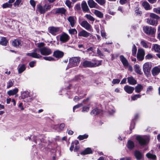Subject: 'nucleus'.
Instances as JSON below:
<instances>
[{"label": "nucleus", "instance_id": "57", "mask_svg": "<svg viewBox=\"0 0 160 160\" xmlns=\"http://www.w3.org/2000/svg\"><path fill=\"white\" fill-rule=\"evenodd\" d=\"M35 64L36 62L35 61H32L29 62V65L30 67L32 68L34 67Z\"/></svg>", "mask_w": 160, "mask_h": 160}, {"label": "nucleus", "instance_id": "21", "mask_svg": "<svg viewBox=\"0 0 160 160\" xmlns=\"http://www.w3.org/2000/svg\"><path fill=\"white\" fill-rule=\"evenodd\" d=\"M66 10L63 8H58L55 9V14H65Z\"/></svg>", "mask_w": 160, "mask_h": 160}, {"label": "nucleus", "instance_id": "13", "mask_svg": "<svg viewBox=\"0 0 160 160\" xmlns=\"http://www.w3.org/2000/svg\"><path fill=\"white\" fill-rule=\"evenodd\" d=\"M49 32L53 35H55L59 31V28L54 27H49L48 28Z\"/></svg>", "mask_w": 160, "mask_h": 160}, {"label": "nucleus", "instance_id": "30", "mask_svg": "<svg viewBox=\"0 0 160 160\" xmlns=\"http://www.w3.org/2000/svg\"><path fill=\"white\" fill-rule=\"evenodd\" d=\"M134 69L135 71L137 73L142 75V72H141V69L139 67V65L137 64L135 65L134 66Z\"/></svg>", "mask_w": 160, "mask_h": 160}, {"label": "nucleus", "instance_id": "52", "mask_svg": "<svg viewBox=\"0 0 160 160\" xmlns=\"http://www.w3.org/2000/svg\"><path fill=\"white\" fill-rule=\"evenodd\" d=\"M83 79V76H77L75 77V80L79 82L80 80H81Z\"/></svg>", "mask_w": 160, "mask_h": 160}, {"label": "nucleus", "instance_id": "32", "mask_svg": "<svg viewBox=\"0 0 160 160\" xmlns=\"http://www.w3.org/2000/svg\"><path fill=\"white\" fill-rule=\"evenodd\" d=\"M92 151L90 148H86L84 151L81 152V154L86 155L92 153Z\"/></svg>", "mask_w": 160, "mask_h": 160}, {"label": "nucleus", "instance_id": "26", "mask_svg": "<svg viewBox=\"0 0 160 160\" xmlns=\"http://www.w3.org/2000/svg\"><path fill=\"white\" fill-rule=\"evenodd\" d=\"M88 4L90 8H95L97 5V4L93 0H89L88 1Z\"/></svg>", "mask_w": 160, "mask_h": 160}, {"label": "nucleus", "instance_id": "29", "mask_svg": "<svg viewBox=\"0 0 160 160\" xmlns=\"http://www.w3.org/2000/svg\"><path fill=\"white\" fill-rule=\"evenodd\" d=\"M81 7L83 11H88V8L86 2L83 1L81 4Z\"/></svg>", "mask_w": 160, "mask_h": 160}, {"label": "nucleus", "instance_id": "47", "mask_svg": "<svg viewBox=\"0 0 160 160\" xmlns=\"http://www.w3.org/2000/svg\"><path fill=\"white\" fill-rule=\"evenodd\" d=\"M69 33L71 34H77V31L75 29H70L68 30Z\"/></svg>", "mask_w": 160, "mask_h": 160}, {"label": "nucleus", "instance_id": "17", "mask_svg": "<svg viewBox=\"0 0 160 160\" xmlns=\"http://www.w3.org/2000/svg\"><path fill=\"white\" fill-rule=\"evenodd\" d=\"M90 33L86 31L83 30L79 32L78 36L80 37H83L87 38L90 36Z\"/></svg>", "mask_w": 160, "mask_h": 160}, {"label": "nucleus", "instance_id": "3", "mask_svg": "<svg viewBox=\"0 0 160 160\" xmlns=\"http://www.w3.org/2000/svg\"><path fill=\"white\" fill-rule=\"evenodd\" d=\"M51 8V5L46 4L44 6L38 4L37 5L36 12L37 14H44Z\"/></svg>", "mask_w": 160, "mask_h": 160}, {"label": "nucleus", "instance_id": "8", "mask_svg": "<svg viewBox=\"0 0 160 160\" xmlns=\"http://www.w3.org/2000/svg\"><path fill=\"white\" fill-rule=\"evenodd\" d=\"M21 97V98L22 99H24L28 97H30V98L28 101V102H31L34 99L33 97H31L30 93L28 91H24L22 92Z\"/></svg>", "mask_w": 160, "mask_h": 160}, {"label": "nucleus", "instance_id": "51", "mask_svg": "<svg viewBox=\"0 0 160 160\" xmlns=\"http://www.w3.org/2000/svg\"><path fill=\"white\" fill-rule=\"evenodd\" d=\"M90 107L87 106H84L82 108V112H88L89 111Z\"/></svg>", "mask_w": 160, "mask_h": 160}, {"label": "nucleus", "instance_id": "2", "mask_svg": "<svg viewBox=\"0 0 160 160\" xmlns=\"http://www.w3.org/2000/svg\"><path fill=\"white\" fill-rule=\"evenodd\" d=\"M102 60H98L96 59H93L92 62L85 61L82 63V66L84 68L95 67L101 65L102 64Z\"/></svg>", "mask_w": 160, "mask_h": 160}, {"label": "nucleus", "instance_id": "58", "mask_svg": "<svg viewBox=\"0 0 160 160\" xmlns=\"http://www.w3.org/2000/svg\"><path fill=\"white\" fill-rule=\"evenodd\" d=\"M65 4L69 8H70L71 7V2L70 1L68 0H66L65 2Z\"/></svg>", "mask_w": 160, "mask_h": 160}, {"label": "nucleus", "instance_id": "55", "mask_svg": "<svg viewBox=\"0 0 160 160\" xmlns=\"http://www.w3.org/2000/svg\"><path fill=\"white\" fill-rule=\"evenodd\" d=\"M135 12L137 15H141V12L139 11V8L138 7L136 8Z\"/></svg>", "mask_w": 160, "mask_h": 160}, {"label": "nucleus", "instance_id": "14", "mask_svg": "<svg viewBox=\"0 0 160 160\" xmlns=\"http://www.w3.org/2000/svg\"><path fill=\"white\" fill-rule=\"evenodd\" d=\"M63 52L59 50H57L53 52V56L58 58H62L63 56Z\"/></svg>", "mask_w": 160, "mask_h": 160}, {"label": "nucleus", "instance_id": "16", "mask_svg": "<svg viewBox=\"0 0 160 160\" xmlns=\"http://www.w3.org/2000/svg\"><path fill=\"white\" fill-rule=\"evenodd\" d=\"M120 59L122 62L123 65L124 67H128L129 63L126 58L122 55H121L119 57Z\"/></svg>", "mask_w": 160, "mask_h": 160}, {"label": "nucleus", "instance_id": "41", "mask_svg": "<svg viewBox=\"0 0 160 160\" xmlns=\"http://www.w3.org/2000/svg\"><path fill=\"white\" fill-rule=\"evenodd\" d=\"M147 157L149 158L152 159H155L156 157L155 155L151 154L150 153H148L146 154Z\"/></svg>", "mask_w": 160, "mask_h": 160}, {"label": "nucleus", "instance_id": "5", "mask_svg": "<svg viewBox=\"0 0 160 160\" xmlns=\"http://www.w3.org/2000/svg\"><path fill=\"white\" fill-rule=\"evenodd\" d=\"M81 58L79 57H73L69 59V63L68 65V68L78 66L80 62Z\"/></svg>", "mask_w": 160, "mask_h": 160}, {"label": "nucleus", "instance_id": "56", "mask_svg": "<svg viewBox=\"0 0 160 160\" xmlns=\"http://www.w3.org/2000/svg\"><path fill=\"white\" fill-rule=\"evenodd\" d=\"M30 3L32 7L34 8L36 6L35 2L34 0H30Z\"/></svg>", "mask_w": 160, "mask_h": 160}, {"label": "nucleus", "instance_id": "22", "mask_svg": "<svg viewBox=\"0 0 160 160\" xmlns=\"http://www.w3.org/2000/svg\"><path fill=\"white\" fill-rule=\"evenodd\" d=\"M26 69L25 65L24 64L19 65L18 67V73L19 74L22 73L26 70Z\"/></svg>", "mask_w": 160, "mask_h": 160}, {"label": "nucleus", "instance_id": "64", "mask_svg": "<svg viewBox=\"0 0 160 160\" xmlns=\"http://www.w3.org/2000/svg\"><path fill=\"white\" fill-rule=\"evenodd\" d=\"M44 44L43 42H41V43H38L37 44L38 47V48H41V47H43L44 46Z\"/></svg>", "mask_w": 160, "mask_h": 160}, {"label": "nucleus", "instance_id": "46", "mask_svg": "<svg viewBox=\"0 0 160 160\" xmlns=\"http://www.w3.org/2000/svg\"><path fill=\"white\" fill-rule=\"evenodd\" d=\"M141 96V95L139 94H136L131 97V99L133 101L137 100L138 98H140Z\"/></svg>", "mask_w": 160, "mask_h": 160}, {"label": "nucleus", "instance_id": "34", "mask_svg": "<svg viewBox=\"0 0 160 160\" xmlns=\"http://www.w3.org/2000/svg\"><path fill=\"white\" fill-rule=\"evenodd\" d=\"M134 147V144L133 142L129 140L128 142L127 147L129 149H132Z\"/></svg>", "mask_w": 160, "mask_h": 160}, {"label": "nucleus", "instance_id": "53", "mask_svg": "<svg viewBox=\"0 0 160 160\" xmlns=\"http://www.w3.org/2000/svg\"><path fill=\"white\" fill-rule=\"evenodd\" d=\"M153 11L157 13L160 14V8H154L153 9Z\"/></svg>", "mask_w": 160, "mask_h": 160}, {"label": "nucleus", "instance_id": "63", "mask_svg": "<svg viewBox=\"0 0 160 160\" xmlns=\"http://www.w3.org/2000/svg\"><path fill=\"white\" fill-rule=\"evenodd\" d=\"M64 124L63 123H61L59 126V128L60 130H62L64 128Z\"/></svg>", "mask_w": 160, "mask_h": 160}, {"label": "nucleus", "instance_id": "35", "mask_svg": "<svg viewBox=\"0 0 160 160\" xmlns=\"http://www.w3.org/2000/svg\"><path fill=\"white\" fill-rule=\"evenodd\" d=\"M108 112L110 115H113L116 112L114 108L112 106H110L108 109Z\"/></svg>", "mask_w": 160, "mask_h": 160}, {"label": "nucleus", "instance_id": "62", "mask_svg": "<svg viewBox=\"0 0 160 160\" xmlns=\"http://www.w3.org/2000/svg\"><path fill=\"white\" fill-rule=\"evenodd\" d=\"M135 125V122L133 121V120L131 122V123L130 125V129H132L134 128Z\"/></svg>", "mask_w": 160, "mask_h": 160}, {"label": "nucleus", "instance_id": "25", "mask_svg": "<svg viewBox=\"0 0 160 160\" xmlns=\"http://www.w3.org/2000/svg\"><path fill=\"white\" fill-rule=\"evenodd\" d=\"M142 5L144 8L146 10H149L151 9V7L149 3L147 2H143L142 3Z\"/></svg>", "mask_w": 160, "mask_h": 160}, {"label": "nucleus", "instance_id": "49", "mask_svg": "<svg viewBox=\"0 0 160 160\" xmlns=\"http://www.w3.org/2000/svg\"><path fill=\"white\" fill-rule=\"evenodd\" d=\"M83 105V104L82 103H80L79 104H77L76 105L74 106L73 108V112H75V110L76 109L80 107H82Z\"/></svg>", "mask_w": 160, "mask_h": 160}, {"label": "nucleus", "instance_id": "43", "mask_svg": "<svg viewBox=\"0 0 160 160\" xmlns=\"http://www.w3.org/2000/svg\"><path fill=\"white\" fill-rule=\"evenodd\" d=\"M88 137V135L87 134H84L83 135H79L78 138L80 140H82L84 139L87 138Z\"/></svg>", "mask_w": 160, "mask_h": 160}, {"label": "nucleus", "instance_id": "6", "mask_svg": "<svg viewBox=\"0 0 160 160\" xmlns=\"http://www.w3.org/2000/svg\"><path fill=\"white\" fill-rule=\"evenodd\" d=\"M136 139L141 145L147 144L149 141V138L147 136L138 135L137 136Z\"/></svg>", "mask_w": 160, "mask_h": 160}, {"label": "nucleus", "instance_id": "28", "mask_svg": "<svg viewBox=\"0 0 160 160\" xmlns=\"http://www.w3.org/2000/svg\"><path fill=\"white\" fill-rule=\"evenodd\" d=\"M102 112V110L96 108L93 110L91 112V114L92 115H97Z\"/></svg>", "mask_w": 160, "mask_h": 160}, {"label": "nucleus", "instance_id": "19", "mask_svg": "<svg viewBox=\"0 0 160 160\" xmlns=\"http://www.w3.org/2000/svg\"><path fill=\"white\" fill-rule=\"evenodd\" d=\"M92 12L98 17L102 18L103 17V13L97 10L93 9Z\"/></svg>", "mask_w": 160, "mask_h": 160}, {"label": "nucleus", "instance_id": "27", "mask_svg": "<svg viewBox=\"0 0 160 160\" xmlns=\"http://www.w3.org/2000/svg\"><path fill=\"white\" fill-rule=\"evenodd\" d=\"M141 44L142 47L145 48H149V46L150 45L149 43L144 40H142L140 42Z\"/></svg>", "mask_w": 160, "mask_h": 160}, {"label": "nucleus", "instance_id": "20", "mask_svg": "<svg viewBox=\"0 0 160 160\" xmlns=\"http://www.w3.org/2000/svg\"><path fill=\"white\" fill-rule=\"evenodd\" d=\"M67 20L69 22L70 25L72 27H74L76 22L73 16H69L67 18Z\"/></svg>", "mask_w": 160, "mask_h": 160}, {"label": "nucleus", "instance_id": "33", "mask_svg": "<svg viewBox=\"0 0 160 160\" xmlns=\"http://www.w3.org/2000/svg\"><path fill=\"white\" fill-rule=\"evenodd\" d=\"M143 88V87L142 85L140 84H138L135 88V92L139 93L142 90Z\"/></svg>", "mask_w": 160, "mask_h": 160}, {"label": "nucleus", "instance_id": "61", "mask_svg": "<svg viewBox=\"0 0 160 160\" xmlns=\"http://www.w3.org/2000/svg\"><path fill=\"white\" fill-rule=\"evenodd\" d=\"M97 54L99 56H103V54L102 53L101 51L98 48L97 50Z\"/></svg>", "mask_w": 160, "mask_h": 160}, {"label": "nucleus", "instance_id": "60", "mask_svg": "<svg viewBox=\"0 0 160 160\" xmlns=\"http://www.w3.org/2000/svg\"><path fill=\"white\" fill-rule=\"evenodd\" d=\"M82 97L81 96H80L79 97L78 96H76L74 98L73 100L75 102H77L79 101L80 99H82Z\"/></svg>", "mask_w": 160, "mask_h": 160}, {"label": "nucleus", "instance_id": "42", "mask_svg": "<svg viewBox=\"0 0 160 160\" xmlns=\"http://www.w3.org/2000/svg\"><path fill=\"white\" fill-rule=\"evenodd\" d=\"M85 17L88 20L91 21H94L95 20V18L90 14H86Z\"/></svg>", "mask_w": 160, "mask_h": 160}, {"label": "nucleus", "instance_id": "44", "mask_svg": "<svg viewBox=\"0 0 160 160\" xmlns=\"http://www.w3.org/2000/svg\"><path fill=\"white\" fill-rule=\"evenodd\" d=\"M137 51V47L135 44H133L132 49V55L133 56H135Z\"/></svg>", "mask_w": 160, "mask_h": 160}, {"label": "nucleus", "instance_id": "24", "mask_svg": "<svg viewBox=\"0 0 160 160\" xmlns=\"http://www.w3.org/2000/svg\"><path fill=\"white\" fill-rule=\"evenodd\" d=\"M128 81V83L131 85H135L137 83V81L132 77H130L127 78Z\"/></svg>", "mask_w": 160, "mask_h": 160}, {"label": "nucleus", "instance_id": "59", "mask_svg": "<svg viewBox=\"0 0 160 160\" xmlns=\"http://www.w3.org/2000/svg\"><path fill=\"white\" fill-rule=\"evenodd\" d=\"M153 57L150 54H148L145 56V59H150Z\"/></svg>", "mask_w": 160, "mask_h": 160}, {"label": "nucleus", "instance_id": "37", "mask_svg": "<svg viewBox=\"0 0 160 160\" xmlns=\"http://www.w3.org/2000/svg\"><path fill=\"white\" fill-rule=\"evenodd\" d=\"M152 48L155 52H160V45L157 44H153Z\"/></svg>", "mask_w": 160, "mask_h": 160}, {"label": "nucleus", "instance_id": "39", "mask_svg": "<svg viewBox=\"0 0 160 160\" xmlns=\"http://www.w3.org/2000/svg\"><path fill=\"white\" fill-rule=\"evenodd\" d=\"M8 42L6 38L4 37H2L0 41V44L2 45L6 46Z\"/></svg>", "mask_w": 160, "mask_h": 160}, {"label": "nucleus", "instance_id": "45", "mask_svg": "<svg viewBox=\"0 0 160 160\" xmlns=\"http://www.w3.org/2000/svg\"><path fill=\"white\" fill-rule=\"evenodd\" d=\"M12 6V4H10L8 2H6L3 4L2 5L3 8H11Z\"/></svg>", "mask_w": 160, "mask_h": 160}, {"label": "nucleus", "instance_id": "54", "mask_svg": "<svg viewBox=\"0 0 160 160\" xmlns=\"http://www.w3.org/2000/svg\"><path fill=\"white\" fill-rule=\"evenodd\" d=\"M120 82V80L118 79H114L112 80V83L113 84H118Z\"/></svg>", "mask_w": 160, "mask_h": 160}, {"label": "nucleus", "instance_id": "12", "mask_svg": "<svg viewBox=\"0 0 160 160\" xmlns=\"http://www.w3.org/2000/svg\"><path fill=\"white\" fill-rule=\"evenodd\" d=\"M60 41L62 43H65L67 42L69 39V35L65 33H63L59 35Z\"/></svg>", "mask_w": 160, "mask_h": 160}, {"label": "nucleus", "instance_id": "38", "mask_svg": "<svg viewBox=\"0 0 160 160\" xmlns=\"http://www.w3.org/2000/svg\"><path fill=\"white\" fill-rule=\"evenodd\" d=\"M22 4L21 0H16L13 4V6L15 7H18Z\"/></svg>", "mask_w": 160, "mask_h": 160}, {"label": "nucleus", "instance_id": "7", "mask_svg": "<svg viewBox=\"0 0 160 160\" xmlns=\"http://www.w3.org/2000/svg\"><path fill=\"white\" fill-rule=\"evenodd\" d=\"M152 67L151 64L150 62H147L143 65V70L145 75L148 77L150 76V71Z\"/></svg>", "mask_w": 160, "mask_h": 160}, {"label": "nucleus", "instance_id": "1", "mask_svg": "<svg viewBox=\"0 0 160 160\" xmlns=\"http://www.w3.org/2000/svg\"><path fill=\"white\" fill-rule=\"evenodd\" d=\"M39 52L42 55H48L52 52L50 49L46 47H43L39 48H35L32 52L27 53L26 55L33 58H39L42 57V56L38 53Z\"/></svg>", "mask_w": 160, "mask_h": 160}, {"label": "nucleus", "instance_id": "36", "mask_svg": "<svg viewBox=\"0 0 160 160\" xmlns=\"http://www.w3.org/2000/svg\"><path fill=\"white\" fill-rule=\"evenodd\" d=\"M21 42L18 40H14L12 42V45L15 47L21 46Z\"/></svg>", "mask_w": 160, "mask_h": 160}, {"label": "nucleus", "instance_id": "9", "mask_svg": "<svg viewBox=\"0 0 160 160\" xmlns=\"http://www.w3.org/2000/svg\"><path fill=\"white\" fill-rule=\"evenodd\" d=\"M144 32L148 35L153 34L156 31V29L151 27L145 26L143 27Z\"/></svg>", "mask_w": 160, "mask_h": 160}, {"label": "nucleus", "instance_id": "15", "mask_svg": "<svg viewBox=\"0 0 160 160\" xmlns=\"http://www.w3.org/2000/svg\"><path fill=\"white\" fill-rule=\"evenodd\" d=\"M160 72V67L157 66L153 68L152 70V74L153 76H157Z\"/></svg>", "mask_w": 160, "mask_h": 160}, {"label": "nucleus", "instance_id": "48", "mask_svg": "<svg viewBox=\"0 0 160 160\" xmlns=\"http://www.w3.org/2000/svg\"><path fill=\"white\" fill-rule=\"evenodd\" d=\"M43 58L46 60L49 61L55 60L54 58L51 57H43Z\"/></svg>", "mask_w": 160, "mask_h": 160}, {"label": "nucleus", "instance_id": "23", "mask_svg": "<svg viewBox=\"0 0 160 160\" xmlns=\"http://www.w3.org/2000/svg\"><path fill=\"white\" fill-rule=\"evenodd\" d=\"M134 156L137 159L139 160L142 158V155L140 152L136 150L134 152Z\"/></svg>", "mask_w": 160, "mask_h": 160}, {"label": "nucleus", "instance_id": "4", "mask_svg": "<svg viewBox=\"0 0 160 160\" xmlns=\"http://www.w3.org/2000/svg\"><path fill=\"white\" fill-rule=\"evenodd\" d=\"M150 17L151 18L147 19V22L149 24L156 26L158 24V20L160 17L154 13H151Z\"/></svg>", "mask_w": 160, "mask_h": 160}, {"label": "nucleus", "instance_id": "11", "mask_svg": "<svg viewBox=\"0 0 160 160\" xmlns=\"http://www.w3.org/2000/svg\"><path fill=\"white\" fill-rule=\"evenodd\" d=\"M145 51L142 49H139L137 54V58L138 60L142 61L144 58Z\"/></svg>", "mask_w": 160, "mask_h": 160}, {"label": "nucleus", "instance_id": "40", "mask_svg": "<svg viewBox=\"0 0 160 160\" xmlns=\"http://www.w3.org/2000/svg\"><path fill=\"white\" fill-rule=\"evenodd\" d=\"M14 81L13 80L10 79L7 83V88H9L13 86Z\"/></svg>", "mask_w": 160, "mask_h": 160}, {"label": "nucleus", "instance_id": "50", "mask_svg": "<svg viewBox=\"0 0 160 160\" xmlns=\"http://www.w3.org/2000/svg\"><path fill=\"white\" fill-rule=\"evenodd\" d=\"M99 4L101 5H104L106 3L105 0H95Z\"/></svg>", "mask_w": 160, "mask_h": 160}, {"label": "nucleus", "instance_id": "10", "mask_svg": "<svg viewBox=\"0 0 160 160\" xmlns=\"http://www.w3.org/2000/svg\"><path fill=\"white\" fill-rule=\"evenodd\" d=\"M80 25L83 28L87 30L91 31L92 29V27L88 22L85 20L83 21L80 23Z\"/></svg>", "mask_w": 160, "mask_h": 160}, {"label": "nucleus", "instance_id": "18", "mask_svg": "<svg viewBox=\"0 0 160 160\" xmlns=\"http://www.w3.org/2000/svg\"><path fill=\"white\" fill-rule=\"evenodd\" d=\"M124 89L125 92L128 94L132 93L134 89L133 87L127 85L124 87Z\"/></svg>", "mask_w": 160, "mask_h": 160}, {"label": "nucleus", "instance_id": "31", "mask_svg": "<svg viewBox=\"0 0 160 160\" xmlns=\"http://www.w3.org/2000/svg\"><path fill=\"white\" fill-rule=\"evenodd\" d=\"M18 90L17 88H15L13 90H9L8 92V94L9 96L13 95L17 93L18 92Z\"/></svg>", "mask_w": 160, "mask_h": 160}]
</instances>
